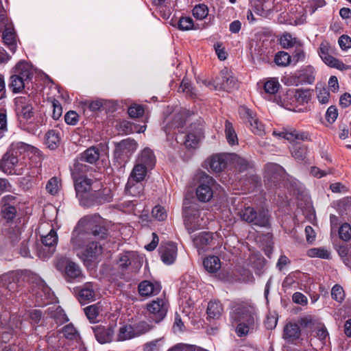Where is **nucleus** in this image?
I'll list each match as a JSON object with an SVG mask.
<instances>
[{"label": "nucleus", "instance_id": "61", "mask_svg": "<svg viewBox=\"0 0 351 351\" xmlns=\"http://www.w3.org/2000/svg\"><path fill=\"white\" fill-rule=\"evenodd\" d=\"M339 237L343 241H348L351 238V226L348 223H343L339 230Z\"/></svg>", "mask_w": 351, "mask_h": 351}, {"label": "nucleus", "instance_id": "33", "mask_svg": "<svg viewBox=\"0 0 351 351\" xmlns=\"http://www.w3.org/2000/svg\"><path fill=\"white\" fill-rule=\"evenodd\" d=\"M2 38L9 50L14 53L16 49V40L14 30L10 27H6L3 32Z\"/></svg>", "mask_w": 351, "mask_h": 351}, {"label": "nucleus", "instance_id": "51", "mask_svg": "<svg viewBox=\"0 0 351 351\" xmlns=\"http://www.w3.org/2000/svg\"><path fill=\"white\" fill-rule=\"evenodd\" d=\"M152 215L155 219L159 221H163L167 217V212L163 206L157 205L153 208Z\"/></svg>", "mask_w": 351, "mask_h": 351}, {"label": "nucleus", "instance_id": "23", "mask_svg": "<svg viewBox=\"0 0 351 351\" xmlns=\"http://www.w3.org/2000/svg\"><path fill=\"white\" fill-rule=\"evenodd\" d=\"M313 90L309 88H298L287 93L288 97H293L300 104H307L311 100Z\"/></svg>", "mask_w": 351, "mask_h": 351}, {"label": "nucleus", "instance_id": "18", "mask_svg": "<svg viewBox=\"0 0 351 351\" xmlns=\"http://www.w3.org/2000/svg\"><path fill=\"white\" fill-rule=\"evenodd\" d=\"M97 341L101 344L110 343L114 335V330L110 326L97 325L92 327Z\"/></svg>", "mask_w": 351, "mask_h": 351}, {"label": "nucleus", "instance_id": "58", "mask_svg": "<svg viewBox=\"0 0 351 351\" xmlns=\"http://www.w3.org/2000/svg\"><path fill=\"white\" fill-rule=\"evenodd\" d=\"M85 314L90 322H95L99 313V308L94 304L84 308Z\"/></svg>", "mask_w": 351, "mask_h": 351}, {"label": "nucleus", "instance_id": "49", "mask_svg": "<svg viewBox=\"0 0 351 351\" xmlns=\"http://www.w3.org/2000/svg\"><path fill=\"white\" fill-rule=\"evenodd\" d=\"M280 86V85L277 79L271 78L265 82L264 90L266 93L274 95L277 93Z\"/></svg>", "mask_w": 351, "mask_h": 351}, {"label": "nucleus", "instance_id": "48", "mask_svg": "<svg viewBox=\"0 0 351 351\" xmlns=\"http://www.w3.org/2000/svg\"><path fill=\"white\" fill-rule=\"evenodd\" d=\"M163 349V339L160 338L149 341L144 345V351H161Z\"/></svg>", "mask_w": 351, "mask_h": 351}, {"label": "nucleus", "instance_id": "38", "mask_svg": "<svg viewBox=\"0 0 351 351\" xmlns=\"http://www.w3.org/2000/svg\"><path fill=\"white\" fill-rule=\"evenodd\" d=\"M205 269L210 272L215 273L221 267L220 260L217 256H211L206 258L203 262Z\"/></svg>", "mask_w": 351, "mask_h": 351}, {"label": "nucleus", "instance_id": "14", "mask_svg": "<svg viewBox=\"0 0 351 351\" xmlns=\"http://www.w3.org/2000/svg\"><path fill=\"white\" fill-rule=\"evenodd\" d=\"M184 222L188 229L193 230L203 226V219L201 217V211L196 205L185 207L184 209Z\"/></svg>", "mask_w": 351, "mask_h": 351}, {"label": "nucleus", "instance_id": "55", "mask_svg": "<svg viewBox=\"0 0 351 351\" xmlns=\"http://www.w3.org/2000/svg\"><path fill=\"white\" fill-rule=\"evenodd\" d=\"M120 126L121 128H123V132H124L126 134L132 133L134 132L141 133V132H144L146 129L145 125H141L140 127V128L138 130H136V126L133 125L130 122L127 121H124L121 122Z\"/></svg>", "mask_w": 351, "mask_h": 351}, {"label": "nucleus", "instance_id": "34", "mask_svg": "<svg viewBox=\"0 0 351 351\" xmlns=\"http://www.w3.org/2000/svg\"><path fill=\"white\" fill-rule=\"evenodd\" d=\"M193 241L196 247L203 249L213 241V233L209 232H199L193 237Z\"/></svg>", "mask_w": 351, "mask_h": 351}, {"label": "nucleus", "instance_id": "10", "mask_svg": "<svg viewBox=\"0 0 351 351\" xmlns=\"http://www.w3.org/2000/svg\"><path fill=\"white\" fill-rule=\"evenodd\" d=\"M146 308L149 317L156 323H159L167 315L168 304L164 298H156L147 303Z\"/></svg>", "mask_w": 351, "mask_h": 351}, {"label": "nucleus", "instance_id": "50", "mask_svg": "<svg viewBox=\"0 0 351 351\" xmlns=\"http://www.w3.org/2000/svg\"><path fill=\"white\" fill-rule=\"evenodd\" d=\"M134 257L133 252H127L121 254L119 257L118 265L122 269H126L132 263V259Z\"/></svg>", "mask_w": 351, "mask_h": 351}, {"label": "nucleus", "instance_id": "17", "mask_svg": "<svg viewBox=\"0 0 351 351\" xmlns=\"http://www.w3.org/2000/svg\"><path fill=\"white\" fill-rule=\"evenodd\" d=\"M162 261L166 265L174 263L177 257V246L173 242L162 243L159 248Z\"/></svg>", "mask_w": 351, "mask_h": 351}, {"label": "nucleus", "instance_id": "37", "mask_svg": "<svg viewBox=\"0 0 351 351\" xmlns=\"http://www.w3.org/2000/svg\"><path fill=\"white\" fill-rule=\"evenodd\" d=\"M87 234L80 232L75 229L72 232L71 243L75 250L81 249L88 239Z\"/></svg>", "mask_w": 351, "mask_h": 351}, {"label": "nucleus", "instance_id": "13", "mask_svg": "<svg viewBox=\"0 0 351 351\" xmlns=\"http://www.w3.org/2000/svg\"><path fill=\"white\" fill-rule=\"evenodd\" d=\"M58 242L57 232L51 229L49 232L42 237L43 247L38 252V255L41 258H48L54 252Z\"/></svg>", "mask_w": 351, "mask_h": 351}, {"label": "nucleus", "instance_id": "26", "mask_svg": "<svg viewBox=\"0 0 351 351\" xmlns=\"http://www.w3.org/2000/svg\"><path fill=\"white\" fill-rule=\"evenodd\" d=\"M99 158V149L95 147H90L81 154L75 162H80L82 165H86L84 162L90 164L96 162Z\"/></svg>", "mask_w": 351, "mask_h": 351}, {"label": "nucleus", "instance_id": "29", "mask_svg": "<svg viewBox=\"0 0 351 351\" xmlns=\"http://www.w3.org/2000/svg\"><path fill=\"white\" fill-rule=\"evenodd\" d=\"M227 165V157L225 154H218L213 155L209 160V166L215 172L222 171Z\"/></svg>", "mask_w": 351, "mask_h": 351}, {"label": "nucleus", "instance_id": "11", "mask_svg": "<svg viewBox=\"0 0 351 351\" xmlns=\"http://www.w3.org/2000/svg\"><path fill=\"white\" fill-rule=\"evenodd\" d=\"M56 268L60 271L64 270V277L69 282L73 280L80 279L82 276L80 266L65 258H61L58 260Z\"/></svg>", "mask_w": 351, "mask_h": 351}, {"label": "nucleus", "instance_id": "8", "mask_svg": "<svg viewBox=\"0 0 351 351\" xmlns=\"http://www.w3.org/2000/svg\"><path fill=\"white\" fill-rule=\"evenodd\" d=\"M15 111L21 125H25L34 116L33 106L29 96L18 97L14 99Z\"/></svg>", "mask_w": 351, "mask_h": 351}, {"label": "nucleus", "instance_id": "35", "mask_svg": "<svg viewBox=\"0 0 351 351\" xmlns=\"http://www.w3.org/2000/svg\"><path fill=\"white\" fill-rule=\"evenodd\" d=\"M94 285L91 282L86 283L79 292V298L81 302H90L95 298Z\"/></svg>", "mask_w": 351, "mask_h": 351}, {"label": "nucleus", "instance_id": "28", "mask_svg": "<svg viewBox=\"0 0 351 351\" xmlns=\"http://www.w3.org/2000/svg\"><path fill=\"white\" fill-rule=\"evenodd\" d=\"M297 73L301 84H312L315 81V69L312 66L302 67Z\"/></svg>", "mask_w": 351, "mask_h": 351}, {"label": "nucleus", "instance_id": "41", "mask_svg": "<svg viewBox=\"0 0 351 351\" xmlns=\"http://www.w3.org/2000/svg\"><path fill=\"white\" fill-rule=\"evenodd\" d=\"M225 134L228 143L230 145L238 144V138L232 123L229 121L225 122Z\"/></svg>", "mask_w": 351, "mask_h": 351}, {"label": "nucleus", "instance_id": "24", "mask_svg": "<svg viewBox=\"0 0 351 351\" xmlns=\"http://www.w3.org/2000/svg\"><path fill=\"white\" fill-rule=\"evenodd\" d=\"M142 182L143 180L129 178L125 185V192L131 196L140 197L144 191V185Z\"/></svg>", "mask_w": 351, "mask_h": 351}, {"label": "nucleus", "instance_id": "20", "mask_svg": "<svg viewBox=\"0 0 351 351\" xmlns=\"http://www.w3.org/2000/svg\"><path fill=\"white\" fill-rule=\"evenodd\" d=\"M16 278V275L12 273L0 276V293L5 294V292L15 291L17 289Z\"/></svg>", "mask_w": 351, "mask_h": 351}, {"label": "nucleus", "instance_id": "62", "mask_svg": "<svg viewBox=\"0 0 351 351\" xmlns=\"http://www.w3.org/2000/svg\"><path fill=\"white\" fill-rule=\"evenodd\" d=\"M16 213V208L12 205H3L2 208L3 217L8 220L15 217Z\"/></svg>", "mask_w": 351, "mask_h": 351}, {"label": "nucleus", "instance_id": "15", "mask_svg": "<svg viewBox=\"0 0 351 351\" xmlns=\"http://www.w3.org/2000/svg\"><path fill=\"white\" fill-rule=\"evenodd\" d=\"M239 114L249 122L250 130L253 133L258 136H263L265 134L264 125L258 121L256 114L250 109L245 106L241 107Z\"/></svg>", "mask_w": 351, "mask_h": 351}, {"label": "nucleus", "instance_id": "22", "mask_svg": "<svg viewBox=\"0 0 351 351\" xmlns=\"http://www.w3.org/2000/svg\"><path fill=\"white\" fill-rule=\"evenodd\" d=\"M34 149V147L21 141H16L12 143L10 149V150L18 156L19 158H22L23 161H25V156H29V154L32 153Z\"/></svg>", "mask_w": 351, "mask_h": 351}, {"label": "nucleus", "instance_id": "46", "mask_svg": "<svg viewBox=\"0 0 351 351\" xmlns=\"http://www.w3.org/2000/svg\"><path fill=\"white\" fill-rule=\"evenodd\" d=\"M135 337L134 328L131 326H123L119 328L117 339L124 341Z\"/></svg>", "mask_w": 351, "mask_h": 351}, {"label": "nucleus", "instance_id": "44", "mask_svg": "<svg viewBox=\"0 0 351 351\" xmlns=\"http://www.w3.org/2000/svg\"><path fill=\"white\" fill-rule=\"evenodd\" d=\"M307 255L311 258H330V252L322 247L311 248L307 251Z\"/></svg>", "mask_w": 351, "mask_h": 351}, {"label": "nucleus", "instance_id": "5", "mask_svg": "<svg viewBox=\"0 0 351 351\" xmlns=\"http://www.w3.org/2000/svg\"><path fill=\"white\" fill-rule=\"evenodd\" d=\"M242 220L259 227H267L269 225V215L267 209L261 208L256 211L254 208L246 207L240 213Z\"/></svg>", "mask_w": 351, "mask_h": 351}, {"label": "nucleus", "instance_id": "16", "mask_svg": "<svg viewBox=\"0 0 351 351\" xmlns=\"http://www.w3.org/2000/svg\"><path fill=\"white\" fill-rule=\"evenodd\" d=\"M329 47L326 43H322L319 47V56L322 60L330 67L336 68L341 71L351 69V66L343 64L341 61L330 56L328 53Z\"/></svg>", "mask_w": 351, "mask_h": 351}, {"label": "nucleus", "instance_id": "32", "mask_svg": "<svg viewBox=\"0 0 351 351\" xmlns=\"http://www.w3.org/2000/svg\"><path fill=\"white\" fill-rule=\"evenodd\" d=\"M223 311V306L219 300H212L208 304L206 313L208 319H219Z\"/></svg>", "mask_w": 351, "mask_h": 351}, {"label": "nucleus", "instance_id": "12", "mask_svg": "<svg viewBox=\"0 0 351 351\" xmlns=\"http://www.w3.org/2000/svg\"><path fill=\"white\" fill-rule=\"evenodd\" d=\"M221 80L219 79L213 81V86L215 90H224L231 92L239 87L237 79L232 75L228 69L224 68L220 72Z\"/></svg>", "mask_w": 351, "mask_h": 351}, {"label": "nucleus", "instance_id": "19", "mask_svg": "<svg viewBox=\"0 0 351 351\" xmlns=\"http://www.w3.org/2000/svg\"><path fill=\"white\" fill-rule=\"evenodd\" d=\"M112 193L110 189L104 188L102 190L94 191L90 194L89 201L93 202L91 206L95 204H102L110 202L112 200Z\"/></svg>", "mask_w": 351, "mask_h": 351}, {"label": "nucleus", "instance_id": "25", "mask_svg": "<svg viewBox=\"0 0 351 351\" xmlns=\"http://www.w3.org/2000/svg\"><path fill=\"white\" fill-rule=\"evenodd\" d=\"M202 136V130L199 126L195 127L193 130H191L185 136L184 142L187 148H195Z\"/></svg>", "mask_w": 351, "mask_h": 351}, {"label": "nucleus", "instance_id": "21", "mask_svg": "<svg viewBox=\"0 0 351 351\" xmlns=\"http://www.w3.org/2000/svg\"><path fill=\"white\" fill-rule=\"evenodd\" d=\"M156 160L153 151L146 147L138 154L136 162L152 169L156 165Z\"/></svg>", "mask_w": 351, "mask_h": 351}, {"label": "nucleus", "instance_id": "40", "mask_svg": "<svg viewBox=\"0 0 351 351\" xmlns=\"http://www.w3.org/2000/svg\"><path fill=\"white\" fill-rule=\"evenodd\" d=\"M21 324L20 322H17L16 324H12V326L9 324V326H3L1 327V336H0V342L6 343L12 339L14 332V326L15 328H18Z\"/></svg>", "mask_w": 351, "mask_h": 351}, {"label": "nucleus", "instance_id": "1", "mask_svg": "<svg viewBox=\"0 0 351 351\" xmlns=\"http://www.w3.org/2000/svg\"><path fill=\"white\" fill-rule=\"evenodd\" d=\"M230 317L232 322L237 324L236 333L239 337L246 335L254 328L258 319L254 306L245 302L234 304Z\"/></svg>", "mask_w": 351, "mask_h": 351}, {"label": "nucleus", "instance_id": "39", "mask_svg": "<svg viewBox=\"0 0 351 351\" xmlns=\"http://www.w3.org/2000/svg\"><path fill=\"white\" fill-rule=\"evenodd\" d=\"M149 169H150L148 167L136 162L129 178L143 181L147 176L148 170Z\"/></svg>", "mask_w": 351, "mask_h": 351}, {"label": "nucleus", "instance_id": "47", "mask_svg": "<svg viewBox=\"0 0 351 351\" xmlns=\"http://www.w3.org/2000/svg\"><path fill=\"white\" fill-rule=\"evenodd\" d=\"M291 61V56L285 51H279L275 56L274 62L278 66H287Z\"/></svg>", "mask_w": 351, "mask_h": 351}, {"label": "nucleus", "instance_id": "31", "mask_svg": "<svg viewBox=\"0 0 351 351\" xmlns=\"http://www.w3.org/2000/svg\"><path fill=\"white\" fill-rule=\"evenodd\" d=\"M301 334L298 324L289 323L284 328L283 337L288 341L292 342L298 339Z\"/></svg>", "mask_w": 351, "mask_h": 351}, {"label": "nucleus", "instance_id": "43", "mask_svg": "<svg viewBox=\"0 0 351 351\" xmlns=\"http://www.w3.org/2000/svg\"><path fill=\"white\" fill-rule=\"evenodd\" d=\"M282 169V167L278 164L268 163L265 166V178L277 179Z\"/></svg>", "mask_w": 351, "mask_h": 351}, {"label": "nucleus", "instance_id": "4", "mask_svg": "<svg viewBox=\"0 0 351 351\" xmlns=\"http://www.w3.org/2000/svg\"><path fill=\"white\" fill-rule=\"evenodd\" d=\"M14 73L10 77L8 87L14 93L21 92L25 82L33 75L30 65L25 61H20L14 68Z\"/></svg>", "mask_w": 351, "mask_h": 351}, {"label": "nucleus", "instance_id": "27", "mask_svg": "<svg viewBox=\"0 0 351 351\" xmlns=\"http://www.w3.org/2000/svg\"><path fill=\"white\" fill-rule=\"evenodd\" d=\"M161 290V286L148 280L141 282L138 285V292L141 295L150 296L157 295Z\"/></svg>", "mask_w": 351, "mask_h": 351}, {"label": "nucleus", "instance_id": "7", "mask_svg": "<svg viewBox=\"0 0 351 351\" xmlns=\"http://www.w3.org/2000/svg\"><path fill=\"white\" fill-rule=\"evenodd\" d=\"M215 180L204 172L199 174V184L196 189L197 199L202 202H209L213 195Z\"/></svg>", "mask_w": 351, "mask_h": 351}, {"label": "nucleus", "instance_id": "30", "mask_svg": "<svg viewBox=\"0 0 351 351\" xmlns=\"http://www.w3.org/2000/svg\"><path fill=\"white\" fill-rule=\"evenodd\" d=\"M102 253V247L97 242H91L86 247L82 254V258L84 261H91L95 258Z\"/></svg>", "mask_w": 351, "mask_h": 351}, {"label": "nucleus", "instance_id": "60", "mask_svg": "<svg viewBox=\"0 0 351 351\" xmlns=\"http://www.w3.org/2000/svg\"><path fill=\"white\" fill-rule=\"evenodd\" d=\"M331 296L332 299L338 302H341L344 299V291L343 288L339 285H335L331 290Z\"/></svg>", "mask_w": 351, "mask_h": 351}, {"label": "nucleus", "instance_id": "2", "mask_svg": "<svg viewBox=\"0 0 351 351\" xmlns=\"http://www.w3.org/2000/svg\"><path fill=\"white\" fill-rule=\"evenodd\" d=\"M91 170L90 167L82 165L80 162H75L72 170L76 195L80 204L84 206H91L93 204V202L89 199L93 193L91 190L94 182L87 176V173Z\"/></svg>", "mask_w": 351, "mask_h": 351}, {"label": "nucleus", "instance_id": "52", "mask_svg": "<svg viewBox=\"0 0 351 351\" xmlns=\"http://www.w3.org/2000/svg\"><path fill=\"white\" fill-rule=\"evenodd\" d=\"M208 14V7L204 4L196 5L193 9V15L199 20L205 19Z\"/></svg>", "mask_w": 351, "mask_h": 351}, {"label": "nucleus", "instance_id": "6", "mask_svg": "<svg viewBox=\"0 0 351 351\" xmlns=\"http://www.w3.org/2000/svg\"><path fill=\"white\" fill-rule=\"evenodd\" d=\"M25 161L19 158L12 151H8L0 161V169L6 173L23 174Z\"/></svg>", "mask_w": 351, "mask_h": 351}, {"label": "nucleus", "instance_id": "3", "mask_svg": "<svg viewBox=\"0 0 351 351\" xmlns=\"http://www.w3.org/2000/svg\"><path fill=\"white\" fill-rule=\"evenodd\" d=\"M273 135L278 138H285L293 144L290 147V152L295 160L303 161L306 158L308 148L300 142L311 140L310 135L307 132L289 128H282L280 131L274 130Z\"/></svg>", "mask_w": 351, "mask_h": 351}, {"label": "nucleus", "instance_id": "9", "mask_svg": "<svg viewBox=\"0 0 351 351\" xmlns=\"http://www.w3.org/2000/svg\"><path fill=\"white\" fill-rule=\"evenodd\" d=\"M137 148V142L133 138H128L115 143L114 156L117 158L126 162Z\"/></svg>", "mask_w": 351, "mask_h": 351}, {"label": "nucleus", "instance_id": "63", "mask_svg": "<svg viewBox=\"0 0 351 351\" xmlns=\"http://www.w3.org/2000/svg\"><path fill=\"white\" fill-rule=\"evenodd\" d=\"M234 162L241 171H244L251 167V163L247 159L235 155L233 158Z\"/></svg>", "mask_w": 351, "mask_h": 351}, {"label": "nucleus", "instance_id": "54", "mask_svg": "<svg viewBox=\"0 0 351 351\" xmlns=\"http://www.w3.org/2000/svg\"><path fill=\"white\" fill-rule=\"evenodd\" d=\"M153 326L147 322L143 321L135 325L134 328L135 336H139L150 331Z\"/></svg>", "mask_w": 351, "mask_h": 351}, {"label": "nucleus", "instance_id": "59", "mask_svg": "<svg viewBox=\"0 0 351 351\" xmlns=\"http://www.w3.org/2000/svg\"><path fill=\"white\" fill-rule=\"evenodd\" d=\"M60 189V182L56 178H51L46 185V190L51 195L58 193Z\"/></svg>", "mask_w": 351, "mask_h": 351}, {"label": "nucleus", "instance_id": "42", "mask_svg": "<svg viewBox=\"0 0 351 351\" xmlns=\"http://www.w3.org/2000/svg\"><path fill=\"white\" fill-rule=\"evenodd\" d=\"M300 43L301 42L298 40V38L293 37L289 33L283 34L280 38V43L285 49H289L293 47H295L300 45Z\"/></svg>", "mask_w": 351, "mask_h": 351}, {"label": "nucleus", "instance_id": "45", "mask_svg": "<svg viewBox=\"0 0 351 351\" xmlns=\"http://www.w3.org/2000/svg\"><path fill=\"white\" fill-rule=\"evenodd\" d=\"M62 332L64 337L67 339L77 341L80 339L77 331L73 325L71 324L64 326L62 329Z\"/></svg>", "mask_w": 351, "mask_h": 351}, {"label": "nucleus", "instance_id": "56", "mask_svg": "<svg viewBox=\"0 0 351 351\" xmlns=\"http://www.w3.org/2000/svg\"><path fill=\"white\" fill-rule=\"evenodd\" d=\"M106 102V101L104 99H97L91 101H84V104L88 106L90 110L97 112L103 109Z\"/></svg>", "mask_w": 351, "mask_h": 351}, {"label": "nucleus", "instance_id": "53", "mask_svg": "<svg viewBox=\"0 0 351 351\" xmlns=\"http://www.w3.org/2000/svg\"><path fill=\"white\" fill-rule=\"evenodd\" d=\"M295 51L291 56L294 64L298 62H304L306 59V53L304 51L302 43H300V45L295 46Z\"/></svg>", "mask_w": 351, "mask_h": 351}, {"label": "nucleus", "instance_id": "36", "mask_svg": "<svg viewBox=\"0 0 351 351\" xmlns=\"http://www.w3.org/2000/svg\"><path fill=\"white\" fill-rule=\"evenodd\" d=\"M60 133L56 130L48 131L45 134V144L51 150L56 149L60 145Z\"/></svg>", "mask_w": 351, "mask_h": 351}, {"label": "nucleus", "instance_id": "64", "mask_svg": "<svg viewBox=\"0 0 351 351\" xmlns=\"http://www.w3.org/2000/svg\"><path fill=\"white\" fill-rule=\"evenodd\" d=\"M196 346L186 343H178L167 351H195Z\"/></svg>", "mask_w": 351, "mask_h": 351}, {"label": "nucleus", "instance_id": "57", "mask_svg": "<svg viewBox=\"0 0 351 351\" xmlns=\"http://www.w3.org/2000/svg\"><path fill=\"white\" fill-rule=\"evenodd\" d=\"M128 114L131 118H138L144 114V108L140 104H132L128 108Z\"/></svg>", "mask_w": 351, "mask_h": 351}]
</instances>
